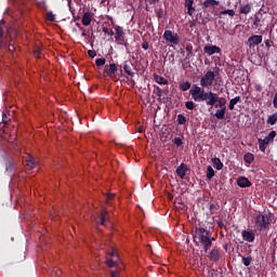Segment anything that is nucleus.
I'll list each match as a JSON object with an SVG mask.
<instances>
[{"label": "nucleus", "mask_w": 277, "mask_h": 277, "mask_svg": "<svg viewBox=\"0 0 277 277\" xmlns=\"http://www.w3.org/2000/svg\"><path fill=\"white\" fill-rule=\"evenodd\" d=\"M227 248H228V245H225L224 249L227 250Z\"/></svg>", "instance_id": "nucleus-64"}, {"label": "nucleus", "mask_w": 277, "mask_h": 277, "mask_svg": "<svg viewBox=\"0 0 277 277\" xmlns=\"http://www.w3.org/2000/svg\"><path fill=\"white\" fill-rule=\"evenodd\" d=\"M187 122V118H185V115L180 114L177 115V124H185Z\"/></svg>", "instance_id": "nucleus-36"}, {"label": "nucleus", "mask_w": 277, "mask_h": 277, "mask_svg": "<svg viewBox=\"0 0 277 277\" xmlns=\"http://www.w3.org/2000/svg\"><path fill=\"white\" fill-rule=\"evenodd\" d=\"M154 94L158 95V98H161L162 96V90L158 85H154Z\"/></svg>", "instance_id": "nucleus-37"}, {"label": "nucleus", "mask_w": 277, "mask_h": 277, "mask_svg": "<svg viewBox=\"0 0 277 277\" xmlns=\"http://www.w3.org/2000/svg\"><path fill=\"white\" fill-rule=\"evenodd\" d=\"M45 18L50 23H55V14H53V12H51V11L45 14Z\"/></svg>", "instance_id": "nucleus-35"}, {"label": "nucleus", "mask_w": 277, "mask_h": 277, "mask_svg": "<svg viewBox=\"0 0 277 277\" xmlns=\"http://www.w3.org/2000/svg\"><path fill=\"white\" fill-rule=\"evenodd\" d=\"M157 18H161L163 16V9H159L156 11Z\"/></svg>", "instance_id": "nucleus-45"}, {"label": "nucleus", "mask_w": 277, "mask_h": 277, "mask_svg": "<svg viewBox=\"0 0 277 277\" xmlns=\"http://www.w3.org/2000/svg\"><path fill=\"white\" fill-rule=\"evenodd\" d=\"M266 122H267V124H271L272 127H274V124H276V122H277V113L268 116Z\"/></svg>", "instance_id": "nucleus-27"}, {"label": "nucleus", "mask_w": 277, "mask_h": 277, "mask_svg": "<svg viewBox=\"0 0 277 277\" xmlns=\"http://www.w3.org/2000/svg\"><path fill=\"white\" fill-rule=\"evenodd\" d=\"M80 29L82 30V34H81L82 38H85V36H88V34L85 32L84 28L80 27Z\"/></svg>", "instance_id": "nucleus-50"}, {"label": "nucleus", "mask_w": 277, "mask_h": 277, "mask_svg": "<svg viewBox=\"0 0 277 277\" xmlns=\"http://www.w3.org/2000/svg\"><path fill=\"white\" fill-rule=\"evenodd\" d=\"M88 55H89V57L94 58V57H96V52L94 50H89Z\"/></svg>", "instance_id": "nucleus-46"}, {"label": "nucleus", "mask_w": 277, "mask_h": 277, "mask_svg": "<svg viewBox=\"0 0 277 277\" xmlns=\"http://www.w3.org/2000/svg\"><path fill=\"white\" fill-rule=\"evenodd\" d=\"M100 224L102 225V226H105V223L107 222V210H103L102 212H101V215H100Z\"/></svg>", "instance_id": "nucleus-25"}, {"label": "nucleus", "mask_w": 277, "mask_h": 277, "mask_svg": "<svg viewBox=\"0 0 277 277\" xmlns=\"http://www.w3.org/2000/svg\"><path fill=\"white\" fill-rule=\"evenodd\" d=\"M241 261L245 267H250V264L252 263V256H242Z\"/></svg>", "instance_id": "nucleus-32"}, {"label": "nucleus", "mask_w": 277, "mask_h": 277, "mask_svg": "<svg viewBox=\"0 0 277 277\" xmlns=\"http://www.w3.org/2000/svg\"><path fill=\"white\" fill-rule=\"evenodd\" d=\"M276 137V131H271L269 134L267 136H265V138H263V141L266 144H269L271 142H274V138Z\"/></svg>", "instance_id": "nucleus-24"}, {"label": "nucleus", "mask_w": 277, "mask_h": 277, "mask_svg": "<svg viewBox=\"0 0 277 277\" xmlns=\"http://www.w3.org/2000/svg\"><path fill=\"white\" fill-rule=\"evenodd\" d=\"M273 105H274L275 109H277V92L275 93V96L273 98Z\"/></svg>", "instance_id": "nucleus-48"}, {"label": "nucleus", "mask_w": 277, "mask_h": 277, "mask_svg": "<svg viewBox=\"0 0 277 277\" xmlns=\"http://www.w3.org/2000/svg\"><path fill=\"white\" fill-rule=\"evenodd\" d=\"M113 199H114V195H108L106 202H109V200H113Z\"/></svg>", "instance_id": "nucleus-57"}, {"label": "nucleus", "mask_w": 277, "mask_h": 277, "mask_svg": "<svg viewBox=\"0 0 277 277\" xmlns=\"http://www.w3.org/2000/svg\"><path fill=\"white\" fill-rule=\"evenodd\" d=\"M162 94H168V89L162 90Z\"/></svg>", "instance_id": "nucleus-60"}, {"label": "nucleus", "mask_w": 277, "mask_h": 277, "mask_svg": "<svg viewBox=\"0 0 277 277\" xmlns=\"http://www.w3.org/2000/svg\"><path fill=\"white\" fill-rule=\"evenodd\" d=\"M237 185L238 187H242V188L252 187V182H250V180H248V177L246 176H240L237 180Z\"/></svg>", "instance_id": "nucleus-14"}, {"label": "nucleus", "mask_w": 277, "mask_h": 277, "mask_svg": "<svg viewBox=\"0 0 277 277\" xmlns=\"http://www.w3.org/2000/svg\"><path fill=\"white\" fill-rule=\"evenodd\" d=\"M193 49H194V48H193L192 45H187V47H186L187 53H192Z\"/></svg>", "instance_id": "nucleus-51"}, {"label": "nucleus", "mask_w": 277, "mask_h": 277, "mask_svg": "<svg viewBox=\"0 0 277 277\" xmlns=\"http://www.w3.org/2000/svg\"><path fill=\"white\" fill-rule=\"evenodd\" d=\"M115 40L116 42H118V44H122V42H124V28H122V26H116L115 27Z\"/></svg>", "instance_id": "nucleus-9"}, {"label": "nucleus", "mask_w": 277, "mask_h": 277, "mask_svg": "<svg viewBox=\"0 0 277 277\" xmlns=\"http://www.w3.org/2000/svg\"><path fill=\"white\" fill-rule=\"evenodd\" d=\"M216 111L214 113V118L216 120H224L226 118V100L221 97L219 104L214 105Z\"/></svg>", "instance_id": "nucleus-4"}, {"label": "nucleus", "mask_w": 277, "mask_h": 277, "mask_svg": "<svg viewBox=\"0 0 277 277\" xmlns=\"http://www.w3.org/2000/svg\"><path fill=\"white\" fill-rule=\"evenodd\" d=\"M108 36H114V32L113 30L109 31Z\"/></svg>", "instance_id": "nucleus-62"}, {"label": "nucleus", "mask_w": 277, "mask_h": 277, "mask_svg": "<svg viewBox=\"0 0 277 277\" xmlns=\"http://www.w3.org/2000/svg\"><path fill=\"white\" fill-rule=\"evenodd\" d=\"M252 8H254V2L242 3L240 5L239 14L248 15L250 12H252Z\"/></svg>", "instance_id": "nucleus-12"}, {"label": "nucleus", "mask_w": 277, "mask_h": 277, "mask_svg": "<svg viewBox=\"0 0 277 277\" xmlns=\"http://www.w3.org/2000/svg\"><path fill=\"white\" fill-rule=\"evenodd\" d=\"M187 170H189V169L187 168V164L181 163V164L177 167V169H176V174H177V176H180V179H185V174H186Z\"/></svg>", "instance_id": "nucleus-15"}, {"label": "nucleus", "mask_w": 277, "mask_h": 277, "mask_svg": "<svg viewBox=\"0 0 277 277\" xmlns=\"http://www.w3.org/2000/svg\"><path fill=\"white\" fill-rule=\"evenodd\" d=\"M2 122L5 124L8 122V116L6 115H3L2 116Z\"/></svg>", "instance_id": "nucleus-52"}, {"label": "nucleus", "mask_w": 277, "mask_h": 277, "mask_svg": "<svg viewBox=\"0 0 277 277\" xmlns=\"http://www.w3.org/2000/svg\"><path fill=\"white\" fill-rule=\"evenodd\" d=\"M212 163L216 170H222V168H224V163H222V160L217 157L212 158Z\"/></svg>", "instance_id": "nucleus-22"}, {"label": "nucleus", "mask_w": 277, "mask_h": 277, "mask_svg": "<svg viewBox=\"0 0 277 277\" xmlns=\"http://www.w3.org/2000/svg\"><path fill=\"white\" fill-rule=\"evenodd\" d=\"M209 261H212L213 263H217L220 259H222V251L220 248L214 247L208 254Z\"/></svg>", "instance_id": "nucleus-7"}, {"label": "nucleus", "mask_w": 277, "mask_h": 277, "mask_svg": "<svg viewBox=\"0 0 277 277\" xmlns=\"http://www.w3.org/2000/svg\"><path fill=\"white\" fill-rule=\"evenodd\" d=\"M203 53H206V55H215V53H222V49H220V47L217 45H205L203 48Z\"/></svg>", "instance_id": "nucleus-11"}, {"label": "nucleus", "mask_w": 277, "mask_h": 277, "mask_svg": "<svg viewBox=\"0 0 277 277\" xmlns=\"http://www.w3.org/2000/svg\"><path fill=\"white\" fill-rule=\"evenodd\" d=\"M185 107H186V109H189L192 111L196 107V104L192 101H188L185 103Z\"/></svg>", "instance_id": "nucleus-38"}, {"label": "nucleus", "mask_w": 277, "mask_h": 277, "mask_svg": "<svg viewBox=\"0 0 277 277\" xmlns=\"http://www.w3.org/2000/svg\"><path fill=\"white\" fill-rule=\"evenodd\" d=\"M8 50L12 53V51H14V45H13V44H10V45L8 47Z\"/></svg>", "instance_id": "nucleus-56"}, {"label": "nucleus", "mask_w": 277, "mask_h": 277, "mask_svg": "<svg viewBox=\"0 0 277 277\" xmlns=\"http://www.w3.org/2000/svg\"><path fill=\"white\" fill-rule=\"evenodd\" d=\"M241 237H242L243 241H248L249 243L254 242V239L256 238V236L253 234V232L246 230V229H243L241 232Z\"/></svg>", "instance_id": "nucleus-13"}, {"label": "nucleus", "mask_w": 277, "mask_h": 277, "mask_svg": "<svg viewBox=\"0 0 277 277\" xmlns=\"http://www.w3.org/2000/svg\"><path fill=\"white\" fill-rule=\"evenodd\" d=\"M215 222H216L219 228H226V225L224 224V222L222 220H216Z\"/></svg>", "instance_id": "nucleus-44"}, {"label": "nucleus", "mask_w": 277, "mask_h": 277, "mask_svg": "<svg viewBox=\"0 0 277 277\" xmlns=\"http://www.w3.org/2000/svg\"><path fill=\"white\" fill-rule=\"evenodd\" d=\"M76 25L77 27H79V29H81V24L77 23Z\"/></svg>", "instance_id": "nucleus-63"}, {"label": "nucleus", "mask_w": 277, "mask_h": 277, "mask_svg": "<svg viewBox=\"0 0 277 277\" xmlns=\"http://www.w3.org/2000/svg\"><path fill=\"white\" fill-rule=\"evenodd\" d=\"M154 80L159 85H168V79H166L163 76H159L157 74H154Z\"/></svg>", "instance_id": "nucleus-21"}, {"label": "nucleus", "mask_w": 277, "mask_h": 277, "mask_svg": "<svg viewBox=\"0 0 277 277\" xmlns=\"http://www.w3.org/2000/svg\"><path fill=\"white\" fill-rule=\"evenodd\" d=\"M102 31H103L104 34H107V35L109 34V29H108L107 27H103V28H102Z\"/></svg>", "instance_id": "nucleus-54"}, {"label": "nucleus", "mask_w": 277, "mask_h": 277, "mask_svg": "<svg viewBox=\"0 0 277 277\" xmlns=\"http://www.w3.org/2000/svg\"><path fill=\"white\" fill-rule=\"evenodd\" d=\"M261 42H263V36H261V35H253L248 39V44H249L250 49H252L254 47H259V44H261Z\"/></svg>", "instance_id": "nucleus-10"}, {"label": "nucleus", "mask_w": 277, "mask_h": 277, "mask_svg": "<svg viewBox=\"0 0 277 277\" xmlns=\"http://www.w3.org/2000/svg\"><path fill=\"white\" fill-rule=\"evenodd\" d=\"M25 166L28 170H34L36 168V160L32 158L31 155H28L25 159Z\"/></svg>", "instance_id": "nucleus-17"}, {"label": "nucleus", "mask_w": 277, "mask_h": 277, "mask_svg": "<svg viewBox=\"0 0 277 277\" xmlns=\"http://www.w3.org/2000/svg\"><path fill=\"white\" fill-rule=\"evenodd\" d=\"M217 5H220V1H217V0H206L202 3L203 10H210L211 8H215Z\"/></svg>", "instance_id": "nucleus-16"}, {"label": "nucleus", "mask_w": 277, "mask_h": 277, "mask_svg": "<svg viewBox=\"0 0 277 277\" xmlns=\"http://www.w3.org/2000/svg\"><path fill=\"white\" fill-rule=\"evenodd\" d=\"M228 109H229L230 111H233V109H235V105H234V104H230V102H229V105H228Z\"/></svg>", "instance_id": "nucleus-55"}, {"label": "nucleus", "mask_w": 277, "mask_h": 277, "mask_svg": "<svg viewBox=\"0 0 277 277\" xmlns=\"http://www.w3.org/2000/svg\"><path fill=\"white\" fill-rule=\"evenodd\" d=\"M232 105H237V103H241V96H236L229 101Z\"/></svg>", "instance_id": "nucleus-41"}, {"label": "nucleus", "mask_w": 277, "mask_h": 277, "mask_svg": "<svg viewBox=\"0 0 277 277\" xmlns=\"http://www.w3.org/2000/svg\"><path fill=\"white\" fill-rule=\"evenodd\" d=\"M185 8H187L188 16H194L196 9L194 8V0H185Z\"/></svg>", "instance_id": "nucleus-18"}, {"label": "nucleus", "mask_w": 277, "mask_h": 277, "mask_svg": "<svg viewBox=\"0 0 277 277\" xmlns=\"http://www.w3.org/2000/svg\"><path fill=\"white\" fill-rule=\"evenodd\" d=\"M194 241L196 246H202L203 252L208 253L211 250V246H213V241L215 238L211 230L205 227H196L194 234Z\"/></svg>", "instance_id": "nucleus-2"}, {"label": "nucleus", "mask_w": 277, "mask_h": 277, "mask_svg": "<svg viewBox=\"0 0 277 277\" xmlns=\"http://www.w3.org/2000/svg\"><path fill=\"white\" fill-rule=\"evenodd\" d=\"M189 88H192V83L189 81L180 84V90H182V92H187Z\"/></svg>", "instance_id": "nucleus-31"}, {"label": "nucleus", "mask_w": 277, "mask_h": 277, "mask_svg": "<svg viewBox=\"0 0 277 277\" xmlns=\"http://www.w3.org/2000/svg\"><path fill=\"white\" fill-rule=\"evenodd\" d=\"M41 53L42 52L40 50H36L35 51V57L40 58Z\"/></svg>", "instance_id": "nucleus-49"}, {"label": "nucleus", "mask_w": 277, "mask_h": 277, "mask_svg": "<svg viewBox=\"0 0 277 277\" xmlns=\"http://www.w3.org/2000/svg\"><path fill=\"white\" fill-rule=\"evenodd\" d=\"M209 211H210L211 215H215V213H217V211H220V205L211 203L209 207Z\"/></svg>", "instance_id": "nucleus-28"}, {"label": "nucleus", "mask_w": 277, "mask_h": 277, "mask_svg": "<svg viewBox=\"0 0 277 277\" xmlns=\"http://www.w3.org/2000/svg\"><path fill=\"white\" fill-rule=\"evenodd\" d=\"M104 72L105 75H107V77L114 79L116 72H118V66L115 63H111L110 65H105Z\"/></svg>", "instance_id": "nucleus-8"}, {"label": "nucleus", "mask_w": 277, "mask_h": 277, "mask_svg": "<svg viewBox=\"0 0 277 277\" xmlns=\"http://www.w3.org/2000/svg\"><path fill=\"white\" fill-rule=\"evenodd\" d=\"M92 24V13L91 12H85L82 15V25H84V27H89V25Z\"/></svg>", "instance_id": "nucleus-19"}, {"label": "nucleus", "mask_w": 277, "mask_h": 277, "mask_svg": "<svg viewBox=\"0 0 277 277\" xmlns=\"http://www.w3.org/2000/svg\"><path fill=\"white\" fill-rule=\"evenodd\" d=\"M123 70H124L126 75H128L129 77H133L135 75L133 72V70L131 69V65H129V63L127 61L124 62Z\"/></svg>", "instance_id": "nucleus-23"}, {"label": "nucleus", "mask_w": 277, "mask_h": 277, "mask_svg": "<svg viewBox=\"0 0 277 277\" xmlns=\"http://www.w3.org/2000/svg\"><path fill=\"white\" fill-rule=\"evenodd\" d=\"M150 5L157 3V0H149Z\"/></svg>", "instance_id": "nucleus-59"}, {"label": "nucleus", "mask_w": 277, "mask_h": 277, "mask_svg": "<svg viewBox=\"0 0 277 277\" xmlns=\"http://www.w3.org/2000/svg\"><path fill=\"white\" fill-rule=\"evenodd\" d=\"M107 60L105 58H96L95 60V66H105Z\"/></svg>", "instance_id": "nucleus-40"}, {"label": "nucleus", "mask_w": 277, "mask_h": 277, "mask_svg": "<svg viewBox=\"0 0 277 277\" xmlns=\"http://www.w3.org/2000/svg\"><path fill=\"white\" fill-rule=\"evenodd\" d=\"M213 176H215V170H213V167L208 166V168H207V179H209V181H211V179H213Z\"/></svg>", "instance_id": "nucleus-29"}, {"label": "nucleus", "mask_w": 277, "mask_h": 277, "mask_svg": "<svg viewBox=\"0 0 277 277\" xmlns=\"http://www.w3.org/2000/svg\"><path fill=\"white\" fill-rule=\"evenodd\" d=\"M213 81H215V72L208 70L206 75H203L200 79L201 88H211L213 85Z\"/></svg>", "instance_id": "nucleus-5"}, {"label": "nucleus", "mask_w": 277, "mask_h": 277, "mask_svg": "<svg viewBox=\"0 0 277 277\" xmlns=\"http://www.w3.org/2000/svg\"><path fill=\"white\" fill-rule=\"evenodd\" d=\"M254 27H261V18L259 15L254 16V22H253Z\"/></svg>", "instance_id": "nucleus-42"}, {"label": "nucleus", "mask_w": 277, "mask_h": 277, "mask_svg": "<svg viewBox=\"0 0 277 277\" xmlns=\"http://www.w3.org/2000/svg\"><path fill=\"white\" fill-rule=\"evenodd\" d=\"M5 43H3V27L0 26V49H4Z\"/></svg>", "instance_id": "nucleus-39"}, {"label": "nucleus", "mask_w": 277, "mask_h": 277, "mask_svg": "<svg viewBox=\"0 0 277 277\" xmlns=\"http://www.w3.org/2000/svg\"><path fill=\"white\" fill-rule=\"evenodd\" d=\"M173 144H175L176 148L183 146V136H175L173 140Z\"/></svg>", "instance_id": "nucleus-34"}, {"label": "nucleus", "mask_w": 277, "mask_h": 277, "mask_svg": "<svg viewBox=\"0 0 277 277\" xmlns=\"http://www.w3.org/2000/svg\"><path fill=\"white\" fill-rule=\"evenodd\" d=\"M163 39L166 42H170V44H180L181 39H179V34L173 32L172 30H166L163 32Z\"/></svg>", "instance_id": "nucleus-6"}, {"label": "nucleus", "mask_w": 277, "mask_h": 277, "mask_svg": "<svg viewBox=\"0 0 277 277\" xmlns=\"http://www.w3.org/2000/svg\"><path fill=\"white\" fill-rule=\"evenodd\" d=\"M190 95L196 103H206L208 107H215V105L220 104V100L222 98L217 93H213L212 91L206 92L205 89L196 84L193 85Z\"/></svg>", "instance_id": "nucleus-1"}, {"label": "nucleus", "mask_w": 277, "mask_h": 277, "mask_svg": "<svg viewBox=\"0 0 277 277\" xmlns=\"http://www.w3.org/2000/svg\"><path fill=\"white\" fill-rule=\"evenodd\" d=\"M131 85L133 88V85H135V80H131Z\"/></svg>", "instance_id": "nucleus-61"}, {"label": "nucleus", "mask_w": 277, "mask_h": 277, "mask_svg": "<svg viewBox=\"0 0 277 277\" xmlns=\"http://www.w3.org/2000/svg\"><path fill=\"white\" fill-rule=\"evenodd\" d=\"M110 277H118V272H114V271H111V273H110Z\"/></svg>", "instance_id": "nucleus-53"}, {"label": "nucleus", "mask_w": 277, "mask_h": 277, "mask_svg": "<svg viewBox=\"0 0 277 277\" xmlns=\"http://www.w3.org/2000/svg\"><path fill=\"white\" fill-rule=\"evenodd\" d=\"M10 166H9V170H14V164H12V162H9Z\"/></svg>", "instance_id": "nucleus-58"}, {"label": "nucleus", "mask_w": 277, "mask_h": 277, "mask_svg": "<svg viewBox=\"0 0 277 277\" xmlns=\"http://www.w3.org/2000/svg\"><path fill=\"white\" fill-rule=\"evenodd\" d=\"M226 14L227 16L233 17L235 16V10H224L220 12V16H226Z\"/></svg>", "instance_id": "nucleus-33"}, {"label": "nucleus", "mask_w": 277, "mask_h": 277, "mask_svg": "<svg viewBox=\"0 0 277 277\" xmlns=\"http://www.w3.org/2000/svg\"><path fill=\"white\" fill-rule=\"evenodd\" d=\"M258 143H259V148L261 153H265V149L267 148L266 142L263 138H259Z\"/></svg>", "instance_id": "nucleus-30"}, {"label": "nucleus", "mask_w": 277, "mask_h": 277, "mask_svg": "<svg viewBox=\"0 0 277 277\" xmlns=\"http://www.w3.org/2000/svg\"><path fill=\"white\" fill-rule=\"evenodd\" d=\"M110 258L106 260V265H108V267H114L116 265V261H118V255H116V252L111 251L110 253Z\"/></svg>", "instance_id": "nucleus-20"}, {"label": "nucleus", "mask_w": 277, "mask_h": 277, "mask_svg": "<svg viewBox=\"0 0 277 277\" xmlns=\"http://www.w3.org/2000/svg\"><path fill=\"white\" fill-rule=\"evenodd\" d=\"M243 159H245L246 163H249V164L253 163L254 162V154L247 153V154H245Z\"/></svg>", "instance_id": "nucleus-26"}, {"label": "nucleus", "mask_w": 277, "mask_h": 277, "mask_svg": "<svg viewBox=\"0 0 277 277\" xmlns=\"http://www.w3.org/2000/svg\"><path fill=\"white\" fill-rule=\"evenodd\" d=\"M253 226L259 233L269 230V226H272V220L269 219L268 214L262 212L255 213L253 215Z\"/></svg>", "instance_id": "nucleus-3"}, {"label": "nucleus", "mask_w": 277, "mask_h": 277, "mask_svg": "<svg viewBox=\"0 0 277 277\" xmlns=\"http://www.w3.org/2000/svg\"><path fill=\"white\" fill-rule=\"evenodd\" d=\"M142 49H144V51H148V49H149L148 41H144V42L142 43Z\"/></svg>", "instance_id": "nucleus-47"}, {"label": "nucleus", "mask_w": 277, "mask_h": 277, "mask_svg": "<svg viewBox=\"0 0 277 277\" xmlns=\"http://www.w3.org/2000/svg\"><path fill=\"white\" fill-rule=\"evenodd\" d=\"M264 44H265L266 49H272V44H274V41L267 39L264 41Z\"/></svg>", "instance_id": "nucleus-43"}]
</instances>
